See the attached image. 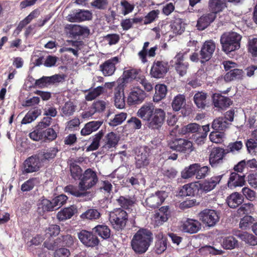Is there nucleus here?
Returning a JSON list of instances; mask_svg holds the SVG:
<instances>
[{"mask_svg":"<svg viewBox=\"0 0 257 257\" xmlns=\"http://www.w3.org/2000/svg\"><path fill=\"white\" fill-rule=\"evenodd\" d=\"M137 114L143 120L148 121V127L152 130H159L165 118V111L161 108L155 109L154 104L150 102L144 104Z\"/></svg>","mask_w":257,"mask_h":257,"instance_id":"obj_1","label":"nucleus"},{"mask_svg":"<svg viewBox=\"0 0 257 257\" xmlns=\"http://www.w3.org/2000/svg\"><path fill=\"white\" fill-rule=\"evenodd\" d=\"M153 240V234L150 230L141 229L133 236L131 245L136 253L142 254L148 250Z\"/></svg>","mask_w":257,"mask_h":257,"instance_id":"obj_2","label":"nucleus"},{"mask_svg":"<svg viewBox=\"0 0 257 257\" xmlns=\"http://www.w3.org/2000/svg\"><path fill=\"white\" fill-rule=\"evenodd\" d=\"M241 38L240 35L234 32L224 33L220 38L223 50L228 53L238 49Z\"/></svg>","mask_w":257,"mask_h":257,"instance_id":"obj_3","label":"nucleus"},{"mask_svg":"<svg viewBox=\"0 0 257 257\" xmlns=\"http://www.w3.org/2000/svg\"><path fill=\"white\" fill-rule=\"evenodd\" d=\"M127 219V213L121 209H116L109 213V220L113 227L117 230H122L124 228Z\"/></svg>","mask_w":257,"mask_h":257,"instance_id":"obj_4","label":"nucleus"},{"mask_svg":"<svg viewBox=\"0 0 257 257\" xmlns=\"http://www.w3.org/2000/svg\"><path fill=\"white\" fill-rule=\"evenodd\" d=\"M96 173L91 169H86L83 173L78 184L80 190L86 191L93 187L98 182Z\"/></svg>","mask_w":257,"mask_h":257,"instance_id":"obj_5","label":"nucleus"},{"mask_svg":"<svg viewBox=\"0 0 257 257\" xmlns=\"http://www.w3.org/2000/svg\"><path fill=\"white\" fill-rule=\"evenodd\" d=\"M198 217L200 220L208 227L215 226L219 220V213L213 209L203 210L198 214Z\"/></svg>","mask_w":257,"mask_h":257,"instance_id":"obj_6","label":"nucleus"},{"mask_svg":"<svg viewBox=\"0 0 257 257\" xmlns=\"http://www.w3.org/2000/svg\"><path fill=\"white\" fill-rule=\"evenodd\" d=\"M168 63L163 61H155L150 70L152 77L160 79L163 78L169 70Z\"/></svg>","mask_w":257,"mask_h":257,"instance_id":"obj_7","label":"nucleus"},{"mask_svg":"<svg viewBox=\"0 0 257 257\" xmlns=\"http://www.w3.org/2000/svg\"><path fill=\"white\" fill-rule=\"evenodd\" d=\"M168 145L171 149L180 152L190 153L193 150L192 143L183 139H175L170 141Z\"/></svg>","mask_w":257,"mask_h":257,"instance_id":"obj_8","label":"nucleus"},{"mask_svg":"<svg viewBox=\"0 0 257 257\" xmlns=\"http://www.w3.org/2000/svg\"><path fill=\"white\" fill-rule=\"evenodd\" d=\"M136 166L137 168H141L149 165L150 150L148 147H140L136 149Z\"/></svg>","mask_w":257,"mask_h":257,"instance_id":"obj_9","label":"nucleus"},{"mask_svg":"<svg viewBox=\"0 0 257 257\" xmlns=\"http://www.w3.org/2000/svg\"><path fill=\"white\" fill-rule=\"evenodd\" d=\"M167 196L165 192L158 191L146 198L145 206L152 209L158 208L163 203Z\"/></svg>","mask_w":257,"mask_h":257,"instance_id":"obj_10","label":"nucleus"},{"mask_svg":"<svg viewBox=\"0 0 257 257\" xmlns=\"http://www.w3.org/2000/svg\"><path fill=\"white\" fill-rule=\"evenodd\" d=\"M41 162L38 155L29 157L24 162L23 173H30L38 171L41 167Z\"/></svg>","mask_w":257,"mask_h":257,"instance_id":"obj_11","label":"nucleus"},{"mask_svg":"<svg viewBox=\"0 0 257 257\" xmlns=\"http://www.w3.org/2000/svg\"><path fill=\"white\" fill-rule=\"evenodd\" d=\"M187 51L180 52L178 53L174 58V67L177 72L180 76L185 75L189 67L188 62H184V55L186 54Z\"/></svg>","mask_w":257,"mask_h":257,"instance_id":"obj_12","label":"nucleus"},{"mask_svg":"<svg viewBox=\"0 0 257 257\" xmlns=\"http://www.w3.org/2000/svg\"><path fill=\"white\" fill-rule=\"evenodd\" d=\"M226 155L224 149L219 147L213 149L210 154L209 159L211 167L216 168L222 165Z\"/></svg>","mask_w":257,"mask_h":257,"instance_id":"obj_13","label":"nucleus"},{"mask_svg":"<svg viewBox=\"0 0 257 257\" xmlns=\"http://www.w3.org/2000/svg\"><path fill=\"white\" fill-rule=\"evenodd\" d=\"M216 46L212 40L206 41L200 51V62L202 63L209 60L215 50Z\"/></svg>","mask_w":257,"mask_h":257,"instance_id":"obj_14","label":"nucleus"},{"mask_svg":"<svg viewBox=\"0 0 257 257\" xmlns=\"http://www.w3.org/2000/svg\"><path fill=\"white\" fill-rule=\"evenodd\" d=\"M78 238L81 242L88 247H94L98 245L99 240L97 236L91 232L83 230L78 234Z\"/></svg>","mask_w":257,"mask_h":257,"instance_id":"obj_15","label":"nucleus"},{"mask_svg":"<svg viewBox=\"0 0 257 257\" xmlns=\"http://www.w3.org/2000/svg\"><path fill=\"white\" fill-rule=\"evenodd\" d=\"M146 97V93L139 87L131 89L127 98L129 105L139 104L142 102Z\"/></svg>","mask_w":257,"mask_h":257,"instance_id":"obj_16","label":"nucleus"},{"mask_svg":"<svg viewBox=\"0 0 257 257\" xmlns=\"http://www.w3.org/2000/svg\"><path fill=\"white\" fill-rule=\"evenodd\" d=\"M118 61L117 57L108 59L100 65V70L104 76H111L115 71V65L118 63Z\"/></svg>","mask_w":257,"mask_h":257,"instance_id":"obj_17","label":"nucleus"},{"mask_svg":"<svg viewBox=\"0 0 257 257\" xmlns=\"http://www.w3.org/2000/svg\"><path fill=\"white\" fill-rule=\"evenodd\" d=\"M223 175L213 176L211 178L205 180L199 184V188L201 190L208 192L215 188L222 179Z\"/></svg>","mask_w":257,"mask_h":257,"instance_id":"obj_18","label":"nucleus"},{"mask_svg":"<svg viewBox=\"0 0 257 257\" xmlns=\"http://www.w3.org/2000/svg\"><path fill=\"white\" fill-rule=\"evenodd\" d=\"M65 29L73 37L88 36L90 33V30L87 27L76 25H66Z\"/></svg>","mask_w":257,"mask_h":257,"instance_id":"obj_19","label":"nucleus"},{"mask_svg":"<svg viewBox=\"0 0 257 257\" xmlns=\"http://www.w3.org/2000/svg\"><path fill=\"white\" fill-rule=\"evenodd\" d=\"M124 84H119L114 90V104L119 109L124 108L125 105L123 92Z\"/></svg>","mask_w":257,"mask_h":257,"instance_id":"obj_20","label":"nucleus"},{"mask_svg":"<svg viewBox=\"0 0 257 257\" xmlns=\"http://www.w3.org/2000/svg\"><path fill=\"white\" fill-rule=\"evenodd\" d=\"M181 227L184 232L192 234L197 232L201 229V224L197 220L187 219L183 222Z\"/></svg>","mask_w":257,"mask_h":257,"instance_id":"obj_21","label":"nucleus"},{"mask_svg":"<svg viewBox=\"0 0 257 257\" xmlns=\"http://www.w3.org/2000/svg\"><path fill=\"white\" fill-rule=\"evenodd\" d=\"M92 14L89 11L80 10L68 15L67 19L71 22H80L91 20Z\"/></svg>","mask_w":257,"mask_h":257,"instance_id":"obj_22","label":"nucleus"},{"mask_svg":"<svg viewBox=\"0 0 257 257\" xmlns=\"http://www.w3.org/2000/svg\"><path fill=\"white\" fill-rule=\"evenodd\" d=\"M244 178V175H239L236 172L231 173L227 181L228 188L232 189L237 187L243 186L245 183Z\"/></svg>","mask_w":257,"mask_h":257,"instance_id":"obj_23","label":"nucleus"},{"mask_svg":"<svg viewBox=\"0 0 257 257\" xmlns=\"http://www.w3.org/2000/svg\"><path fill=\"white\" fill-rule=\"evenodd\" d=\"M149 44L150 43L149 42L144 43L142 50L138 53L139 58L143 63H145L148 61L147 59V55L151 57H154L156 55V51L158 49V46H155L151 48L148 50V48L149 46Z\"/></svg>","mask_w":257,"mask_h":257,"instance_id":"obj_24","label":"nucleus"},{"mask_svg":"<svg viewBox=\"0 0 257 257\" xmlns=\"http://www.w3.org/2000/svg\"><path fill=\"white\" fill-rule=\"evenodd\" d=\"M55 210L52 202L50 200L42 197L37 203V212L38 214L43 215L45 212L52 211Z\"/></svg>","mask_w":257,"mask_h":257,"instance_id":"obj_25","label":"nucleus"},{"mask_svg":"<svg viewBox=\"0 0 257 257\" xmlns=\"http://www.w3.org/2000/svg\"><path fill=\"white\" fill-rule=\"evenodd\" d=\"M216 18L214 13H210L201 16L197 21L196 27L199 30H203L206 28Z\"/></svg>","mask_w":257,"mask_h":257,"instance_id":"obj_26","label":"nucleus"},{"mask_svg":"<svg viewBox=\"0 0 257 257\" xmlns=\"http://www.w3.org/2000/svg\"><path fill=\"white\" fill-rule=\"evenodd\" d=\"M102 121H91L86 123L81 131L82 136H87L96 131L102 124Z\"/></svg>","mask_w":257,"mask_h":257,"instance_id":"obj_27","label":"nucleus"},{"mask_svg":"<svg viewBox=\"0 0 257 257\" xmlns=\"http://www.w3.org/2000/svg\"><path fill=\"white\" fill-rule=\"evenodd\" d=\"M244 198L242 195L238 192L231 194L227 198V203L229 207L235 208L241 204L243 202Z\"/></svg>","mask_w":257,"mask_h":257,"instance_id":"obj_28","label":"nucleus"},{"mask_svg":"<svg viewBox=\"0 0 257 257\" xmlns=\"http://www.w3.org/2000/svg\"><path fill=\"white\" fill-rule=\"evenodd\" d=\"M213 102L215 107L222 109L229 106L231 104L229 98L217 93L213 96Z\"/></svg>","mask_w":257,"mask_h":257,"instance_id":"obj_29","label":"nucleus"},{"mask_svg":"<svg viewBox=\"0 0 257 257\" xmlns=\"http://www.w3.org/2000/svg\"><path fill=\"white\" fill-rule=\"evenodd\" d=\"M139 72V70L134 68H130L124 70L122 74V78L117 80L118 84H124V86L125 83H127L129 79L132 80L136 79Z\"/></svg>","mask_w":257,"mask_h":257,"instance_id":"obj_30","label":"nucleus"},{"mask_svg":"<svg viewBox=\"0 0 257 257\" xmlns=\"http://www.w3.org/2000/svg\"><path fill=\"white\" fill-rule=\"evenodd\" d=\"M58 152V150L57 148L51 147L39 153L38 156L40 158L41 161L44 162L46 161H49L54 159Z\"/></svg>","mask_w":257,"mask_h":257,"instance_id":"obj_31","label":"nucleus"},{"mask_svg":"<svg viewBox=\"0 0 257 257\" xmlns=\"http://www.w3.org/2000/svg\"><path fill=\"white\" fill-rule=\"evenodd\" d=\"M244 76V72L241 69L235 68L230 70L224 76L226 82H230L235 79H241Z\"/></svg>","mask_w":257,"mask_h":257,"instance_id":"obj_32","label":"nucleus"},{"mask_svg":"<svg viewBox=\"0 0 257 257\" xmlns=\"http://www.w3.org/2000/svg\"><path fill=\"white\" fill-rule=\"evenodd\" d=\"M105 139L106 141L103 146V148L106 150H109L115 147L119 141V138L113 132L107 134Z\"/></svg>","mask_w":257,"mask_h":257,"instance_id":"obj_33","label":"nucleus"},{"mask_svg":"<svg viewBox=\"0 0 257 257\" xmlns=\"http://www.w3.org/2000/svg\"><path fill=\"white\" fill-rule=\"evenodd\" d=\"M208 95L203 91H198L194 96V103L199 108L204 109L206 105V99Z\"/></svg>","mask_w":257,"mask_h":257,"instance_id":"obj_34","label":"nucleus"},{"mask_svg":"<svg viewBox=\"0 0 257 257\" xmlns=\"http://www.w3.org/2000/svg\"><path fill=\"white\" fill-rule=\"evenodd\" d=\"M209 7L211 13H214L216 15L226 7V0H209Z\"/></svg>","mask_w":257,"mask_h":257,"instance_id":"obj_35","label":"nucleus"},{"mask_svg":"<svg viewBox=\"0 0 257 257\" xmlns=\"http://www.w3.org/2000/svg\"><path fill=\"white\" fill-rule=\"evenodd\" d=\"M167 92V87L164 84H157L155 86V93L153 97L155 102H159L166 97Z\"/></svg>","mask_w":257,"mask_h":257,"instance_id":"obj_36","label":"nucleus"},{"mask_svg":"<svg viewBox=\"0 0 257 257\" xmlns=\"http://www.w3.org/2000/svg\"><path fill=\"white\" fill-rule=\"evenodd\" d=\"M230 123L225 121L223 117H219L215 119L212 123V127L216 131H225L229 127Z\"/></svg>","mask_w":257,"mask_h":257,"instance_id":"obj_37","label":"nucleus"},{"mask_svg":"<svg viewBox=\"0 0 257 257\" xmlns=\"http://www.w3.org/2000/svg\"><path fill=\"white\" fill-rule=\"evenodd\" d=\"M186 99L183 94H178L176 96L172 102V107L174 110L179 111L185 105Z\"/></svg>","mask_w":257,"mask_h":257,"instance_id":"obj_38","label":"nucleus"},{"mask_svg":"<svg viewBox=\"0 0 257 257\" xmlns=\"http://www.w3.org/2000/svg\"><path fill=\"white\" fill-rule=\"evenodd\" d=\"M199 167V164L195 163L186 167L181 172V177L183 179L191 178L195 174H197V168Z\"/></svg>","mask_w":257,"mask_h":257,"instance_id":"obj_39","label":"nucleus"},{"mask_svg":"<svg viewBox=\"0 0 257 257\" xmlns=\"http://www.w3.org/2000/svg\"><path fill=\"white\" fill-rule=\"evenodd\" d=\"M143 18L134 17L132 19H125L122 20L120 22V26L124 31H127L133 27L135 24H139L142 22Z\"/></svg>","mask_w":257,"mask_h":257,"instance_id":"obj_40","label":"nucleus"},{"mask_svg":"<svg viewBox=\"0 0 257 257\" xmlns=\"http://www.w3.org/2000/svg\"><path fill=\"white\" fill-rule=\"evenodd\" d=\"M221 245L226 249H232L237 245V240L233 236L222 238Z\"/></svg>","mask_w":257,"mask_h":257,"instance_id":"obj_41","label":"nucleus"},{"mask_svg":"<svg viewBox=\"0 0 257 257\" xmlns=\"http://www.w3.org/2000/svg\"><path fill=\"white\" fill-rule=\"evenodd\" d=\"M70 175L74 180H80L83 173L81 167L75 162H72L69 164Z\"/></svg>","mask_w":257,"mask_h":257,"instance_id":"obj_42","label":"nucleus"},{"mask_svg":"<svg viewBox=\"0 0 257 257\" xmlns=\"http://www.w3.org/2000/svg\"><path fill=\"white\" fill-rule=\"evenodd\" d=\"M104 135L103 131L101 130L92 137V142L91 144L87 147V151H92L97 150L100 146V141Z\"/></svg>","mask_w":257,"mask_h":257,"instance_id":"obj_43","label":"nucleus"},{"mask_svg":"<svg viewBox=\"0 0 257 257\" xmlns=\"http://www.w3.org/2000/svg\"><path fill=\"white\" fill-rule=\"evenodd\" d=\"M75 209L73 206L66 208L58 212L57 217L59 220H64L70 218L74 214Z\"/></svg>","mask_w":257,"mask_h":257,"instance_id":"obj_44","label":"nucleus"},{"mask_svg":"<svg viewBox=\"0 0 257 257\" xmlns=\"http://www.w3.org/2000/svg\"><path fill=\"white\" fill-rule=\"evenodd\" d=\"M93 230L103 239H107L110 237V230L106 225H98L95 226Z\"/></svg>","mask_w":257,"mask_h":257,"instance_id":"obj_45","label":"nucleus"},{"mask_svg":"<svg viewBox=\"0 0 257 257\" xmlns=\"http://www.w3.org/2000/svg\"><path fill=\"white\" fill-rule=\"evenodd\" d=\"M100 213L95 209H89L82 213L80 217L82 219L96 220L100 217Z\"/></svg>","mask_w":257,"mask_h":257,"instance_id":"obj_46","label":"nucleus"},{"mask_svg":"<svg viewBox=\"0 0 257 257\" xmlns=\"http://www.w3.org/2000/svg\"><path fill=\"white\" fill-rule=\"evenodd\" d=\"M185 24L181 19H176L171 25V28L175 34H181L185 30Z\"/></svg>","mask_w":257,"mask_h":257,"instance_id":"obj_47","label":"nucleus"},{"mask_svg":"<svg viewBox=\"0 0 257 257\" xmlns=\"http://www.w3.org/2000/svg\"><path fill=\"white\" fill-rule=\"evenodd\" d=\"M41 111L40 109L29 111L22 119V123L26 124L32 122L41 114Z\"/></svg>","mask_w":257,"mask_h":257,"instance_id":"obj_48","label":"nucleus"},{"mask_svg":"<svg viewBox=\"0 0 257 257\" xmlns=\"http://www.w3.org/2000/svg\"><path fill=\"white\" fill-rule=\"evenodd\" d=\"M242 147L243 145L241 141H236L229 143L226 148L224 149V151L226 154L229 153L235 154L239 152Z\"/></svg>","mask_w":257,"mask_h":257,"instance_id":"obj_49","label":"nucleus"},{"mask_svg":"<svg viewBox=\"0 0 257 257\" xmlns=\"http://www.w3.org/2000/svg\"><path fill=\"white\" fill-rule=\"evenodd\" d=\"M75 106L72 102H66L61 108L62 116H69L72 115L75 111Z\"/></svg>","mask_w":257,"mask_h":257,"instance_id":"obj_50","label":"nucleus"},{"mask_svg":"<svg viewBox=\"0 0 257 257\" xmlns=\"http://www.w3.org/2000/svg\"><path fill=\"white\" fill-rule=\"evenodd\" d=\"M238 236L242 240L251 245L257 244V237L252 234L244 232L239 234Z\"/></svg>","mask_w":257,"mask_h":257,"instance_id":"obj_51","label":"nucleus"},{"mask_svg":"<svg viewBox=\"0 0 257 257\" xmlns=\"http://www.w3.org/2000/svg\"><path fill=\"white\" fill-rule=\"evenodd\" d=\"M201 130V127L196 123H191L181 128V133L186 134L187 133H195Z\"/></svg>","mask_w":257,"mask_h":257,"instance_id":"obj_52","label":"nucleus"},{"mask_svg":"<svg viewBox=\"0 0 257 257\" xmlns=\"http://www.w3.org/2000/svg\"><path fill=\"white\" fill-rule=\"evenodd\" d=\"M65 192L68 193L76 197H79L82 196H85L86 195V193L85 191H82L76 187L72 185H69L66 186L64 188Z\"/></svg>","mask_w":257,"mask_h":257,"instance_id":"obj_53","label":"nucleus"},{"mask_svg":"<svg viewBox=\"0 0 257 257\" xmlns=\"http://www.w3.org/2000/svg\"><path fill=\"white\" fill-rule=\"evenodd\" d=\"M116 201L121 207L125 209L130 208L135 203V200L130 197L120 196Z\"/></svg>","mask_w":257,"mask_h":257,"instance_id":"obj_54","label":"nucleus"},{"mask_svg":"<svg viewBox=\"0 0 257 257\" xmlns=\"http://www.w3.org/2000/svg\"><path fill=\"white\" fill-rule=\"evenodd\" d=\"M120 5L121 7V13L123 16H126L132 13L135 8V5L129 3L126 0H122L120 3Z\"/></svg>","mask_w":257,"mask_h":257,"instance_id":"obj_55","label":"nucleus"},{"mask_svg":"<svg viewBox=\"0 0 257 257\" xmlns=\"http://www.w3.org/2000/svg\"><path fill=\"white\" fill-rule=\"evenodd\" d=\"M104 87L102 86H98L92 90L89 91L85 95V99L87 101H91L97 97L99 96L103 93Z\"/></svg>","mask_w":257,"mask_h":257,"instance_id":"obj_56","label":"nucleus"},{"mask_svg":"<svg viewBox=\"0 0 257 257\" xmlns=\"http://www.w3.org/2000/svg\"><path fill=\"white\" fill-rule=\"evenodd\" d=\"M43 139L45 141L51 142L57 138V133L51 127L46 129L42 131Z\"/></svg>","mask_w":257,"mask_h":257,"instance_id":"obj_57","label":"nucleus"},{"mask_svg":"<svg viewBox=\"0 0 257 257\" xmlns=\"http://www.w3.org/2000/svg\"><path fill=\"white\" fill-rule=\"evenodd\" d=\"M127 117V113L125 112H121L119 114H115L114 117L110 119L109 124L110 126H114L121 124L124 121Z\"/></svg>","mask_w":257,"mask_h":257,"instance_id":"obj_58","label":"nucleus"},{"mask_svg":"<svg viewBox=\"0 0 257 257\" xmlns=\"http://www.w3.org/2000/svg\"><path fill=\"white\" fill-rule=\"evenodd\" d=\"M61 238H57L54 240L51 239L46 240L44 242L43 245L48 250H54L61 245Z\"/></svg>","mask_w":257,"mask_h":257,"instance_id":"obj_59","label":"nucleus"},{"mask_svg":"<svg viewBox=\"0 0 257 257\" xmlns=\"http://www.w3.org/2000/svg\"><path fill=\"white\" fill-rule=\"evenodd\" d=\"M254 205L252 203H247L242 204L237 210V213L239 216L249 214L253 210Z\"/></svg>","mask_w":257,"mask_h":257,"instance_id":"obj_60","label":"nucleus"},{"mask_svg":"<svg viewBox=\"0 0 257 257\" xmlns=\"http://www.w3.org/2000/svg\"><path fill=\"white\" fill-rule=\"evenodd\" d=\"M37 14V12L36 11L31 12L26 18L20 22L17 27V29L21 31L27 25L30 23L33 19L36 17Z\"/></svg>","mask_w":257,"mask_h":257,"instance_id":"obj_61","label":"nucleus"},{"mask_svg":"<svg viewBox=\"0 0 257 257\" xmlns=\"http://www.w3.org/2000/svg\"><path fill=\"white\" fill-rule=\"evenodd\" d=\"M168 218L167 217L166 215L162 213H159L156 211L154 214L152 218V220L156 226H160L163 224L165 222L168 220Z\"/></svg>","mask_w":257,"mask_h":257,"instance_id":"obj_62","label":"nucleus"},{"mask_svg":"<svg viewBox=\"0 0 257 257\" xmlns=\"http://www.w3.org/2000/svg\"><path fill=\"white\" fill-rule=\"evenodd\" d=\"M67 199L68 197L67 196L63 194L59 195L54 198L52 200L54 209H57L64 205L66 202Z\"/></svg>","mask_w":257,"mask_h":257,"instance_id":"obj_63","label":"nucleus"},{"mask_svg":"<svg viewBox=\"0 0 257 257\" xmlns=\"http://www.w3.org/2000/svg\"><path fill=\"white\" fill-rule=\"evenodd\" d=\"M247 150L251 155H255L257 153V142L253 139L247 140L245 143Z\"/></svg>","mask_w":257,"mask_h":257,"instance_id":"obj_64","label":"nucleus"}]
</instances>
